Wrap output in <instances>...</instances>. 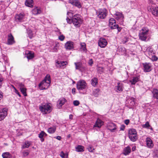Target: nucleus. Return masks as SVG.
Listing matches in <instances>:
<instances>
[{
    "label": "nucleus",
    "mask_w": 158,
    "mask_h": 158,
    "mask_svg": "<svg viewBox=\"0 0 158 158\" xmlns=\"http://www.w3.org/2000/svg\"><path fill=\"white\" fill-rule=\"evenodd\" d=\"M50 83V76L47 75L44 79L39 84V87L41 90L46 89L49 87Z\"/></svg>",
    "instance_id": "1"
},
{
    "label": "nucleus",
    "mask_w": 158,
    "mask_h": 158,
    "mask_svg": "<svg viewBox=\"0 0 158 158\" xmlns=\"http://www.w3.org/2000/svg\"><path fill=\"white\" fill-rule=\"evenodd\" d=\"M39 109L44 114L50 113L52 110V107L50 103L42 104L39 106Z\"/></svg>",
    "instance_id": "2"
},
{
    "label": "nucleus",
    "mask_w": 158,
    "mask_h": 158,
    "mask_svg": "<svg viewBox=\"0 0 158 158\" xmlns=\"http://www.w3.org/2000/svg\"><path fill=\"white\" fill-rule=\"evenodd\" d=\"M72 23L77 28L80 26L82 23V20L80 17V15L77 14L73 16L72 18Z\"/></svg>",
    "instance_id": "3"
},
{
    "label": "nucleus",
    "mask_w": 158,
    "mask_h": 158,
    "mask_svg": "<svg viewBox=\"0 0 158 158\" xmlns=\"http://www.w3.org/2000/svg\"><path fill=\"white\" fill-rule=\"evenodd\" d=\"M148 32V29L146 27L143 28L140 31L139 36L140 40L142 41H145L147 38V35Z\"/></svg>",
    "instance_id": "4"
},
{
    "label": "nucleus",
    "mask_w": 158,
    "mask_h": 158,
    "mask_svg": "<svg viewBox=\"0 0 158 158\" xmlns=\"http://www.w3.org/2000/svg\"><path fill=\"white\" fill-rule=\"evenodd\" d=\"M97 16L100 19H104L107 14V11L105 8L99 9L97 12Z\"/></svg>",
    "instance_id": "5"
},
{
    "label": "nucleus",
    "mask_w": 158,
    "mask_h": 158,
    "mask_svg": "<svg viewBox=\"0 0 158 158\" xmlns=\"http://www.w3.org/2000/svg\"><path fill=\"white\" fill-rule=\"evenodd\" d=\"M87 84L85 81L83 80L79 81L77 83V88L79 90H83L87 87Z\"/></svg>",
    "instance_id": "6"
},
{
    "label": "nucleus",
    "mask_w": 158,
    "mask_h": 158,
    "mask_svg": "<svg viewBox=\"0 0 158 158\" xmlns=\"http://www.w3.org/2000/svg\"><path fill=\"white\" fill-rule=\"evenodd\" d=\"M148 10L152 12L155 16H158V7H153L152 6H149L147 7Z\"/></svg>",
    "instance_id": "7"
},
{
    "label": "nucleus",
    "mask_w": 158,
    "mask_h": 158,
    "mask_svg": "<svg viewBox=\"0 0 158 158\" xmlns=\"http://www.w3.org/2000/svg\"><path fill=\"white\" fill-rule=\"evenodd\" d=\"M128 135L129 138H135L137 137L136 130L133 128L129 129L128 131Z\"/></svg>",
    "instance_id": "8"
},
{
    "label": "nucleus",
    "mask_w": 158,
    "mask_h": 158,
    "mask_svg": "<svg viewBox=\"0 0 158 158\" xmlns=\"http://www.w3.org/2000/svg\"><path fill=\"white\" fill-rule=\"evenodd\" d=\"M7 109L4 108L0 110V121H1L5 118L7 115Z\"/></svg>",
    "instance_id": "9"
},
{
    "label": "nucleus",
    "mask_w": 158,
    "mask_h": 158,
    "mask_svg": "<svg viewBox=\"0 0 158 158\" xmlns=\"http://www.w3.org/2000/svg\"><path fill=\"white\" fill-rule=\"evenodd\" d=\"M115 20L111 18L109 20V26L111 29H115L117 27Z\"/></svg>",
    "instance_id": "10"
},
{
    "label": "nucleus",
    "mask_w": 158,
    "mask_h": 158,
    "mask_svg": "<svg viewBox=\"0 0 158 158\" xmlns=\"http://www.w3.org/2000/svg\"><path fill=\"white\" fill-rule=\"evenodd\" d=\"M15 20L17 22H21L23 21L25 19V14L23 13H20L17 14L15 16Z\"/></svg>",
    "instance_id": "11"
},
{
    "label": "nucleus",
    "mask_w": 158,
    "mask_h": 158,
    "mask_svg": "<svg viewBox=\"0 0 158 158\" xmlns=\"http://www.w3.org/2000/svg\"><path fill=\"white\" fill-rule=\"evenodd\" d=\"M114 16L115 19L121 22L123 21L124 19V16L122 13L120 12H116L114 14Z\"/></svg>",
    "instance_id": "12"
},
{
    "label": "nucleus",
    "mask_w": 158,
    "mask_h": 158,
    "mask_svg": "<svg viewBox=\"0 0 158 158\" xmlns=\"http://www.w3.org/2000/svg\"><path fill=\"white\" fill-rule=\"evenodd\" d=\"M144 71L145 72H149L152 70L151 64L149 63H145L143 64Z\"/></svg>",
    "instance_id": "13"
},
{
    "label": "nucleus",
    "mask_w": 158,
    "mask_h": 158,
    "mask_svg": "<svg viewBox=\"0 0 158 158\" xmlns=\"http://www.w3.org/2000/svg\"><path fill=\"white\" fill-rule=\"evenodd\" d=\"M15 42L14 37L10 33L8 35L7 44L8 45H12Z\"/></svg>",
    "instance_id": "14"
},
{
    "label": "nucleus",
    "mask_w": 158,
    "mask_h": 158,
    "mask_svg": "<svg viewBox=\"0 0 158 158\" xmlns=\"http://www.w3.org/2000/svg\"><path fill=\"white\" fill-rule=\"evenodd\" d=\"M69 3L78 8H80L81 7V2L78 0H69Z\"/></svg>",
    "instance_id": "15"
},
{
    "label": "nucleus",
    "mask_w": 158,
    "mask_h": 158,
    "mask_svg": "<svg viewBox=\"0 0 158 158\" xmlns=\"http://www.w3.org/2000/svg\"><path fill=\"white\" fill-rule=\"evenodd\" d=\"M98 44L100 47L104 48L106 46L107 43L105 39L101 38L99 40Z\"/></svg>",
    "instance_id": "16"
},
{
    "label": "nucleus",
    "mask_w": 158,
    "mask_h": 158,
    "mask_svg": "<svg viewBox=\"0 0 158 158\" xmlns=\"http://www.w3.org/2000/svg\"><path fill=\"white\" fill-rule=\"evenodd\" d=\"M74 64L76 66L75 69H76L82 71V70L86 69V67L83 66L82 64L80 62H75L74 63Z\"/></svg>",
    "instance_id": "17"
},
{
    "label": "nucleus",
    "mask_w": 158,
    "mask_h": 158,
    "mask_svg": "<svg viewBox=\"0 0 158 158\" xmlns=\"http://www.w3.org/2000/svg\"><path fill=\"white\" fill-rule=\"evenodd\" d=\"M65 47L66 49L71 50L74 48V43L70 41H68L65 44Z\"/></svg>",
    "instance_id": "18"
},
{
    "label": "nucleus",
    "mask_w": 158,
    "mask_h": 158,
    "mask_svg": "<svg viewBox=\"0 0 158 158\" xmlns=\"http://www.w3.org/2000/svg\"><path fill=\"white\" fill-rule=\"evenodd\" d=\"M108 129L111 132H115L116 129L117 127L115 124L113 123H109L108 125Z\"/></svg>",
    "instance_id": "19"
},
{
    "label": "nucleus",
    "mask_w": 158,
    "mask_h": 158,
    "mask_svg": "<svg viewBox=\"0 0 158 158\" xmlns=\"http://www.w3.org/2000/svg\"><path fill=\"white\" fill-rule=\"evenodd\" d=\"M26 55L28 60H30L34 57V53L31 51H27L26 52Z\"/></svg>",
    "instance_id": "20"
},
{
    "label": "nucleus",
    "mask_w": 158,
    "mask_h": 158,
    "mask_svg": "<svg viewBox=\"0 0 158 158\" xmlns=\"http://www.w3.org/2000/svg\"><path fill=\"white\" fill-rule=\"evenodd\" d=\"M66 102V100L63 98H60L57 102V105L59 108L60 107Z\"/></svg>",
    "instance_id": "21"
},
{
    "label": "nucleus",
    "mask_w": 158,
    "mask_h": 158,
    "mask_svg": "<svg viewBox=\"0 0 158 158\" xmlns=\"http://www.w3.org/2000/svg\"><path fill=\"white\" fill-rule=\"evenodd\" d=\"M103 124V122L98 118L97 119L95 124L94 125V127H97L100 128Z\"/></svg>",
    "instance_id": "22"
},
{
    "label": "nucleus",
    "mask_w": 158,
    "mask_h": 158,
    "mask_svg": "<svg viewBox=\"0 0 158 158\" xmlns=\"http://www.w3.org/2000/svg\"><path fill=\"white\" fill-rule=\"evenodd\" d=\"M131 152V148L129 146H127L124 148L123 153L125 156L128 155Z\"/></svg>",
    "instance_id": "23"
},
{
    "label": "nucleus",
    "mask_w": 158,
    "mask_h": 158,
    "mask_svg": "<svg viewBox=\"0 0 158 158\" xmlns=\"http://www.w3.org/2000/svg\"><path fill=\"white\" fill-rule=\"evenodd\" d=\"M75 150L77 152H83L84 151V147L81 145H78L75 148Z\"/></svg>",
    "instance_id": "24"
},
{
    "label": "nucleus",
    "mask_w": 158,
    "mask_h": 158,
    "mask_svg": "<svg viewBox=\"0 0 158 158\" xmlns=\"http://www.w3.org/2000/svg\"><path fill=\"white\" fill-rule=\"evenodd\" d=\"M146 143L147 147L150 148H152L153 147V144L151 139H147Z\"/></svg>",
    "instance_id": "25"
},
{
    "label": "nucleus",
    "mask_w": 158,
    "mask_h": 158,
    "mask_svg": "<svg viewBox=\"0 0 158 158\" xmlns=\"http://www.w3.org/2000/svg\"><path fill=\"white\" fill-rule=\"evenodd\" d=\"M123 85L122 83H118L117 86V92H122L123 88Z\"/></svg>",
    "instance_id": "26"
},
{
    "label": "nucleus",
    "mask_w": 158,
    "mask_h": 158,
    "mask_svg": "<svg viewBox=\"0 0 158 158\" xmlns=\"http://www.w3.org/2000/svg\"><path fill=\"white\" fill-rule=\"evenodd\" d=\"M33 1L32 0H26L25 2V5L29 7H33Z\"/></svg>",
    "instance_id": "27"
},
{
    "label": "nucleus",
    "mask_w": 158,
    "mask_h": 158,
    "mask_svg": "<svg viewBox=\"0 0 158 158\" xmlns=\"http://www.w3.org/2000/svg\"><path fill=\"white\" fill-rule=\"evenodd\" d=\"M152 93L153 94V97L157 99L158 102V90L156 89H153Z\"/></svg>",
    "instance_id": "28"
},
{
    "label": "nucleus",
    "mask_w": 158,
    "mask_h": 158,
    "mask_svg": "<svg viewBox=\"0 0 158 158\" xmlns=\"http://www.w3.org/2000/svg\"><path fill=\"white\" fill-rule=\"evenodd\" d=\"M41 11L40 9L37 7L35 8L32 11V13L35 15L40 14L41 13Z\"/></svg>",
    "instance_id": "29"
},
{
    "label": "nucleus",
    "mask_w": 158,
    "mask_h": 158,
    "mask_svg": "<svg viewBox=\"0 0 158 158\" xmlns=\"http://www.w3.org/2000/svg\"><path fill=\"white\" fill-rule=\"evenodd\" d=\"M2 156L3 158H12L11 155L8 152L3 153Z\"/></svg>",
    "instance_id": "30"
},
{
    "label": "nucleus",
    "mask_w": 158,
    "mask_h": 158,
    "mask_svg": "<svg viewBox=\"0 0 158 158\" xmlns=\"http://www.w3.org/2000/svg\"><path fill=\"white\" fill-rule=\"evenodd\" d=\"M56 63L58 65H59L60 67L61 68L64 67V65H66L67 64L66 61H57L56 62Z\"/></svg>",
    "instance_id": "31"
},
{
    "label": "nucleus",
    "mask_w": 158,
    "mask_h": 158,
    "mask_svg": "<svg viewBox=\"0 0 158 158\" xmlns=\"http://www.w3.org/2000/svg\"><path fill=\"white\" fill-rule=\"evenodd\" d=\"M31 144V143L28 141H26L23 143L22 147V149L28 148Z\"/></svg>",
    "instance_id": "32"
},
{
    "label": "nucleus",
    "mask_w": 158,
    "mask_h": 158,
    "mask_svg": "<svg viewBox=\"0 0 158 158\" xmlns=\"http://www.w3.org/2000/svg\"><path fill=\"white\" fill-rule=\"evenodd\" d=\"M91 84L94 86H95L98 83V79L96 77L92 78L91 80Z\"/></svg>",
    "instance_id": "33"
},
{
    "label": "nucleus",
    "mask_w": 158,
    "mask_h": 158,
    "mask_svg": "<svg viewBox=\"0 0 158 158\" xmlns=\"http://www.w3.org/2000/svg\"><path fill=\"white\" fill-rule=\"evenodd\" d=\"M139 80V78L138 77H134L132 80L130 81V82L132 84L134 85Z\"/></svg>",
    "instance_id": "34"
},
{
    "label": "nucleus",
    "mask_w": 158,
    "mask_h": 158,
    "mask_svg": "<svg viewBox=\"0 0 158 158\" xmlns=\"http://www.w3.org/2000/svg\"><path fill=\"white\" fill-rule=\"evenodd\" d=\"M100 89H94L93 91V94L96 97H98L99 94Z\"/></svg>",
    "instance_id": "35"
},
{
    "label": "nucleus",
    "mask_w": 158,
    "mask_h": 158,
    "mask_svg": "<svg viewBox=\"0 0 158 158\" xmlns=\"http://www.w3.org/2000/svg\"><path fill=\"white\" fill-rule=\"evenodd\" d=\"M60 156L62 158H68V154L67 153H64L63 151L61 152Z\"/></svg>",
    "instance_id": "36"
},
{
    "label": "nucleus",
    "mask_w": 158,
    "mask_h": 158,
    "mask_svg": "<svg viewBox=\"0 0 158 158\" xmlns=\"http://www.w3.org/2000/svg\"><path fill=\"white\" fill-rule=\"evenodd\" d=\"M22 153L23 157H26L29 154V151L27 150H24L22 152Z\"/></svg>",
    "instance_id": "37"
},
{
    "label": "nucleus",
    "mask_w": 158,
    "mask_h": 158,
    "mask_svg": "<svg viewBox=\"0 0 158 158\" xmlns=\"http://www.w3.org/2000/svg\"><path fill=\"white\" fill-rule=\"evenodd\" d=\"M56 130L55 127H50L48 130V132L50 133H52L55 132Z\"/></svg>",
    "instance_id": "38"
},
{
    "label": "nucleus",
    "mask_w": 158,
    "mask_h": 158,
    "mask_svg": "<svg viewBox=\"0 0 158 158\" xmlns=\"http://www.w3.org/2000/svg\"><path fill=\"white\" fill-rule=\"evenodd\" d=\"M27 33H28L29 37L31 39L33 36L34 34L32 31L31 30H27Z\"/></svg>",
    "instance_id": "39"
},
{
    "label": "nucleus",
    "mask_w": 158,
    "mask_h": 158,
    "mask_svg": "<svg viewBox=\"0 0 158 158\" xmlns=\"http://www.w3.org/2000/svg\"><path fill=\"white\" fill-rule=\"evenodd\" d=\"M81 49L82 50L84 51H85L86 50V44L84 43H81Z\"/></svg>",
    "instance_id": "40"
},
{
    "label": "nucleus",
    "mask_w": 158,
    "mask_h": 158,
    "mask_svg": "<svg viewBox=\"0 0 158 158\" xmlns=\"http://www.w3.org/2000/svg\"><path fill=\"white\" fill-rule=\"evenodd\" d=\"M21 91L24 96H27L26 93V89L24 87L20 88Z\"/></svg>",
    "instance_id": "41"
},
{
    "label": "nucleus",
    "mask_w": 158,
    "mask_h": 158,
    "mask_svg": "<svg viewBox=\"0 0 158 158\" xmlns=\"http://www.w3.org/2000/svg\"><path fill=\"white\" fill-rule=\"evenodd\" d=\"M129 103L131 106H133L135 104L134 99L133 98H131L129 100Z\"/></svg>",
    "instance_id": "42"
},
{
    "label": "nucleus",
    "mask_w": 158,
    "mask_h": 158,
    "mask_svg": "<svg viewBox=\"0 0 158 158\" xmlns=\"http://www.w3.org/2000/svg\"><path fill=\"white\" fill-rule=\"evenodd\" d=\"M46 135V134L44 131H42L39 135V137L40 138H42L43 137Z\"/></svg>",
    "instance_id": "43"
},
{
    "label": "nucleus",
    "mask_w": 158,
    "mask_h": 158,
    "mask_svg": "<svg viewBox=\"0 0 158 158\" xmlns=\"http://www.w3.org/2000/svg\"><path fill=\"white\" fill-rule=\"evenodd\" d=\"M88 150L90 152H93L94 150V148L90 145H89L87 148Z\"/></svg>",
    "instance_id": "44"
},
{
    "label": "nucleus",
    "mask_w": 158,
    "mask_h": 158,
    "mask_svg": "<svg viewBox=\"0 0 158 158\" xmlns=\"http://www.w3.org/2000/svg\"><path fill=\"white\" fill-rule=\"evenodd\" d=\"M142 126L143 128H148L150 127V125H149V122H147L145 124H143Z\"/></svg>",
    "instance_id": "45"
},
{
    "label": "nucleus",
    "mask_w": 158,
    "mask_h": 158,
    "mask_svg": "<svg viewBox=\"0 0 158 158\" xmlns=\"http://www.w3.org/2000/svg\"><path fill=\"white\" fill-rule=\"evenodd\" d=\"M97 70L98 73H101L103 72L104 69L103 67H98V68Z\"/></svg>",
    "instance_id": "46"
},
{
    "label": "nucleus",
    "mask_w": 158,
    "mask_h": 158,
    "mask_svg": "<svg viewBox=\"0 0 158 158\" xmlns=\"http://www.w3.org/2000/svg\"><path fill=\"white\" fill-rule=\"evenodd\" d=\"M73 11L72 10H70L67 13V15L69 16V17L71 18L73 16Z\"/></svg>",
    "instance_id": "47"
},
{
    "label": "nucleus",
    "mask_w": 158,
    "mask_h": 158,
    "mask_svg": "<svg viewBox=\"0 0 158 158\" xmlns=\"http://www.w3.org/2000/svg\"><path fill=\"white\" fill-rule=\"evenodd\" d=\"M66 20L67 23H68L71 24L72 23V19H71L67 17L66 19Z\"/></svg>",
    "instance_id": "48"
},
{
    "label": "nucleus",
    "mask_w": 158,
    "mask_h": 158,
    "mask_svg": "<svg viewBox=\"0 0 158 158\" xmlns=\"http://www.w3.org/2000/svg\"><path fill=\"white\" fill-rule=\"evenodd\" d=\"M80 102L78 101L75 100L73 102V104L75 106H77L79 104Z\"/></svg>",
    "instance_id": "49"
},
{
    "label": "nucleus",
    "mask_w": 158,
    "mask_h": 158,
    "mask_svg": "<svg viewBox=\"0 0 158 158\" xmlns=\"http://www.w3.org/2000/svg\"><path fill=\"white\" fill-rule=\"evenodd\" d=\"M59 39L61 41H63L65 38V37L63 35H61L59 36Z\"/></svg>",
    "instance_id": "50"
},
{
    "label": "nucleus",
    "mask_w": 158,
    "mask_h": 158,
    "mask_svg": "<svg viewBox=\"0 0 158 158\" xmlns=\"http://www.w3.org/2000/svg\"><path fill=\"white\" fill-rule=\"evenodd\" d=\"M14 92L16 94H17L19 96V97H21V95H20V94H19V91L17 90V89H16V88H15V90H14Z\"/></svg>",
    "instance_id": "51"
},
{
    "label": "nucleus",
    "mask_w": 158,
    "mask_h": 158,
    "mask_svg": "<svg viewBox=\"0 0 158 158\" xmlns=\"http://www.w3.org/2000/svg\"><path fill=\"white\" fill-rule=\"evenodd\" d=\"M93 61L92 59H90V60H89L88 62V63L91 66L92 64H93Z\"/></svg>",
    "instance_id": "52"
},
{
    "label": "nucleus",
    "mask_w": 158,
    "mask_h": 158,
    "mask_svg": "<svg viewBox=\"0 0 158 158\" xmlns=\"http://www.w3.org/2000/svg\"><path fill=\"white\" fill-rule=\"evenodd\" d=\"M125 128V126L124 125H122L120 127V130L124 131Z\"/></svg>",
    "instance_id": "53"
},
{
    "label": "nucleus",
    "mask_w": 158,
    "mask_h": 158,
    "mask_svg": "<svg viewBox=\"0 0 158 158\" xmlns=\"http://www.w3.org/2000/svg\"><path fill=\"white\" fill-rule=\"evenodd\" d=\"M157 59H158V58H157V57H156L155 56H153L152 57V60H153L156 61L157 60Z\"/></svg>",
    "instance_id": "54"
},
{
    "label": "nucleus",
    "mask_w": 158,
    "mask_h": 158,
    "mask_svg": "<svg viewBox=\"0 0 158 158\" xmlns=\"http://www.w3.org/2000/svg\"><path fill=\"white\" fill-rule=\"evenodd\" d=\"M129 122L130 121L129 119H126L125 120L124 123L126 124L127 125L129 123Z\"/></svg>",
    "instance_id": "55"
},
{
    "label": "nucleus",
    "mask_w": 158,
    "mask_h": 158,
    "mask_svg": "<svg viewBox=\"0 0 158 158\" xmlns=\"http://www.w3.org/2000/svg\"><path fill=\"white\" fill-rule=\"evenodd\" d=\"M76 89L75 88H73L72 89V93L73 94H75Z\"/></svg>",
    "instance_id": "56"
},
{
    "label": "nucleus",
    "mask_w": 158,
    "mask_h": 158,
    "mask_svg": "<svg viewBox=\"0 0 158 158\" xmlns=\"http://www.w3.org/2000/svg\"><path fill=\"white\" fill-rule=\"evenodd\" d=\"M3 97V93L2 91H0V100Z\"/></svg>",
    "instance_id": "57"
},
{
    "label": "nucleus",
    "mask_w": 158,
    "mask_h": 158,
    "mask_svg": "<svg viewBox=\"0 0 158 158\" xmlns=\"http://www.w3.org/2000/svg\"><path fill=\"white\" fill-rule=\"evenodd\" d=\"M117 27H116V28H117V29H118V32H119L121 31V28L120 27H119V26H118V25H117Z\"/></svg>",
    "instance_id": "58"
},
{
    "label": "nucleus",
    "mask_w": 158,
    "mask_h": 158,
    "mask_svg": "<svg viewBox=\"0 0 158 158\" xmlns=\"http://www.w3.org/2000/svg\"><path fill=\"white\" fill-rule=\"evenodd\" d=\"M24 85L22 83H20L19 84V86L20 88L24 87Z\"/></svg>",
    "instance_id": "59"
},
{
    "label": "nucleus",
    "mask_w": 158,
    "mask_h": 158,
    "mask_svg": "<svg viewBox=\"0 0 158 158\" xmlns=\"http://www.w3.org/2000/svg\"><path fill=\"white\" fill-rule=\"evenodd\" d=\"M148 2L149 4H153V2L152 0H148Z\"/></svg>",
    "instance_id": "60"
},
{
    "label": "nucleus",
    "mask_w": 158,
    "mask_h": 158,
    "mask_svg": "<svg viewBox=\"0 0 158 158\" xmlns=\"http://www.w3.org/2000/svg\"><path fill=\"white\" fill-rule=\"evenodd\" d=\"M73 115L72 114H70L69 116V118L71 119H73Z\"/></svg>",
    "instance_id": "61"
},
{
    "label": "nucleus",
    "mask_w": 158,
    "mask_h": 158,
    "mask_svg": "<svg viewBox=\"0 0 158 158\" xmlns=\"http://www.w3.org/2000/svg\"><path fill=\"white\" fill-rule=\"evenodd\" d=\"M57 44H56V46L54 48V50L55 51H56L57 50V48H56V47H57Z\"/></svg>",
    "instance_id": "62"
},
{
    "label": "nucleus",
    "mask_w": 158,
    "mask_h": 158,
    "mask_svg": "<svg viewBox=\"0 0 158 158\" xmlns=\"http://www.w3.org/2000/svg\"><path fill=\"white\" fill-rule=\"evenodd\" d=\"M136 149V147L135 146L133 147L132 148V150L133 151H134Z\"/></svg>",
    "instance_id": "63"
},
{
    "label": "nucleus",
    "mask_w": 158,
    "mask_h": 158,
    "mask_svg": "<svg viewBox=\"0 0 158 158\" xmlns=\"http://www.w3.org/2000/svg\"><path fill=\"white\" fill-rule=\"evenodd\" d=\"M3 79L2 77H0V82H2V81H3Z\"/></svg>",
    "instance_id": "64"
}]
</instances>
